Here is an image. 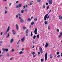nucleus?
Returning a JSON list of instances; mask_svg holds the SVG:
<instances>
[{
	"label": "nucleus",
	"instance_id": "obj_64",
	"mask_svg": "<svg viewBox=\"0 0 62 62\" xmlns=\"http://www.w3.org/2000/svg\"><path fill=\"white\" fill-rule=\"evenodd\" d=\"M5 9H7V7H5Z\"/></svg>",
	"mask_w": 62,
	"mask_h": 62
},
{
	"label": "nucleus",
	"instance_id": "obj_18",
	"mask_svg": "<svg viewBox=\"0 0 62 62\" xmlns=\"http://www.w3.org/2000/svg\"><path fill=\"white\" fill-rule=\"evenodd\" d=\"M27 21L28 22H30V21H31V18H28V19Z\"/></svg>",
	"mask_w": 62,
	"mask_h": 62
},
{
	"label": "nucleus",
	"instance_id": "obj_26",
	"mask_svg": "<svg viewBox=\"0 0 62 62\" xmlns=\"http://www.w3.org/2000/svg\"><path fill=\"white\" fill-rule=\"evenodd\" d=\"M37 2L39 3L41 2V0H37Z\"/></svg>",
	"mask_w": 62,
	"mask_h": 62
},
{
	"label": "nucleus",
	"instance_id": "obj_63",
	"mask_svg": "<svg viewBox=\"0 0 62 62\" xmlns=\"http://www.w3.org/2000/svg\"><path fill=\"white\" fill-rule=\"evenodd\" d=\"M61 56H62V53H61Z\"/></svg>",
	"mask_w": 62,
	"mask_h": 62
},
{
	"label": "nucleus",
	"instance_id": "obj_58",
	"mask_svg": "<svg viewBox=\"0 0 62 62\" xmlns=\"http://www.w3.org/2000/svg\"><path fill=\"white\" fill-rule=\"evenodd\" d=\"M8 31H6V32H5V34H7V32H8Z\"/></svg>",
	"mask_w": 62,
	"mask_h": 62
},
{
	"label": "nucleus",
	"instance_id": "obj_59",
	"mask_svg": "<svg viewBox=\"0 0 62 62\" xmlns=\"http://www.w3.org/2000/svg\"><path fill=\"white\" fill-rule=\"evenodd\" d=\"M10 60H12V58H10Z\"/></svg>",
	"mask_w": 62,
	"mask_h": 62
},
{
	"label": "nucleus",
	"instance_id": "obj_56",
	"mask_svg": "<svg viewBox=\"0 0 62 62\" xmlns=\"http://www.w3.org/2000/svg\"><path fill=\"white\" fill-rule=\"evenodd\" d=\"M59 38H60L61 37V35H59Z\"/></svg>",
	"mask_w": 62,
	"mask_h": 62
},
{
	"label": "nucleus",
	"instance_id": "obj_13",
	"mask_svg": "<svg viewBox=\"0 0 62 62\" xmlns=\"http://www.w3.org/2000/svg\"><path fill=\"white\" fill-rule=\"evenodd\" d=\"M9 26L8 27V28L7 29L6 31L8 32V31H9Z\"/></svg>",
	"mask_w": 62,
	"mask_h": 62
},
{
	"label": "nucleus",
	"instance_id": "obj_28",
	"mask_svg": "<svg viewBox=\"0 0 62 62\" xmlns=\"http://www.w3.org/2000/svg\"><path fill=\"white\" fill-rule=\"evenodd\" d=\"M36 36L34 35L33 36V39H36Z\"/></svg>",
	"mask_w": 62,
	"mask_h": 62
},
{
	"label": "nucleus",
	"instance_id": "obj_39",
	"mask_svg": "<svg viewBox=\"0 0 62 62\" xmlns=\"http://www.w3.org/2000/svg\"><path fill=\"white\" fill-rule=\"evenodd\" d=\"M60 54V53H59V52H57V54Z\"/></svg>",
	"mask_w": 62,
	"mask_h": 62
},
{
	"label": "nucleus",
	"instance_id": "obj_9",
	"mask_svg": "<svg viewBox=\"0 0 62 62\" xmlns=\"http://www.w3.org/2000/svg\"><path fill=\"white\" fill-rule=\"evenodd\" d=\"M48 46V43H46V44L45 45V47L47 48Z\"/></svg>",
	"mask_w": 62,
	"mask_h": 62
},
{
	"label": "nucleus",
	"instance_id": "obj_11",
	"mask_svg": "<svg viewBox=\"0 0 62 62\" xmlns=\"http://www.w3.org/2000/svg\"><path fill=\"white\" fill-rule=\"evenodd\" d=\"M59 19L60 20H62V16H59Z\"/></svg>",
	"mask_w": 62,
	"mask_h": 62
},
{
	"label": "nucleus",
	"instance_id": "obj_34",
	"mask_svg": "<svg viewBox=\"0 0 62 62\" xmlns=\"http://www.w3.org/2000/svg\"><path fill=\"white\" fill-rule=\"evenodd\" d=\"M34 24V22H32L31 23V25H33Z\"/></svg>",
	"mask_w": 62,
	"mask_h": 62
},
{
	"label": "nucleus",
	"instance_id": "obj_24",
	"mask_svg": "<svg viewBox=\"0 0 62 62\" xmlns=\"http://www.w3.org/2000/svg\"><path fill=\"white\" fill-rule=\"evenodd\" d=\"M7 13H8V11L6 10H5V12H4L5 14H7Z\"/></svg>",
	"mask_w": 62,
	"mask_h": 62
},
{
	"label": "nucleus",
	"instance_id": "obj_54",
	"mask_svg": "<svg viewBox=\"0 0 62 62\" xmlns=\"http://www.w3.org/2000/svg\"><path fill=\"white\" fill-rule=\"evenodd\" d=\"M49 17H50V16H48L47 17V19H49Z\"/></svg>",
	"mask_w": 62,
	"mask_h": 62
},
{
	"label": "nucleus",
	"instance_id": "obj_62",
	"mask_svg": "<svg viewBox=\"0 0 62 62\" xmlns=\"http://www.w3.org/2000/svg\"><path fill=\"white\" fill-rule=\"evenodd\" d=\"M18 15H19V16H20L21 15V14H20L19 13L18 14Z\"/></svg>",
	"mask_w": 62,
	"mask_h": 62
},
{
	"label": "nucleus",
	"instance_id": "obj_29",
	"mask_svg": "<svg viewBox=\"0 0 62 62\" xmlns=\"http://www.w3.org/2000/svg\"><path fill=\"white\" fill-rule=\"evenodd\" d=\"M32 42H33V44H34V43H35V42H36V41H35L33 40L32 41Z\"/></svg>",
	"mask_w": 62,
	"mask_h": 62
},
{
	"label": "nucleus",
	"instance_id": "obj_12",
	"mask_svg": "<svg viewBox=\"0 0 62 62\" xmlns=\"http://www.w3.org/2000/svg\"><path fill=\"white\" fill-rule=\"evenodd\" d=\"M18 27H19V26L18 24H16V30H18Z\"/></svg>",
	"mask_w": 62,
	"mask_h": 62
},
{
	"label": "nucleus",
	"instance_id": "obj_8",
	"mask_svg": "<svg viewBox=\"0 0 62 62\" xmlns=\"http://www.w3.org/2000/svg\"><path fill=\"white\" fill-rule=\"evenodd\" d=\"M13 40H14V39H11L10 40V43H12L13 42Z\"/></svg>",
	"mask_w": 62,
	"mask_h": 62
},
{
	"label": "nucleus",
	"instance_id": "obj_3",
	"mask_svg": "<svg viewBox=\"0 0 62 62\" xmlns=\"http://www.w3.org/2000/svg\"><path fill=\"white\" fill-rule=\"evenodd\" d=\"M48 55V54H47V53H46L45 54V60L46 61L47 60V55Z\"/></svg>",
	"mask_w": 62,
	"mask_h": 62
},
{
	"label": "nucleus",
	"instance_id": "obj_57",
	"mask_svg": "<svg viewBox=\"0 0 62 62\" xmlns=\"http://www.w3.org/2000/svg\"><path fill=\"white\" fill-rule=\"evenodd\" d=\"M32 11H34V8L32 9Z\"/></svg>",
	"mask_w": 62,
	"mask_h": 62
},
{
	"label": "nucleus",
	"instance_id": "obj_6",
	"mask_svg": "<svg viewBox=\"0 0 62 62\" xmlns=\"http://www.w3.org/2000/svg\"><path fill=\"white\" fill-rule=\"evenodd\" d=\"M48 4L49 5H52V0H49Z\"/></svg>",
	"mask_w": 62,
	"mask_h": 62
},
{
	"label": "nucleus",
	"instance_id": "obj_42",
	"mask_svg": "<svg viewBox=\"0 0 62 62\" xmlns=\"http://www.w3.org/2000/svg\"><path fill=\"white\" fill-rule=\"evenodd\" d=\"M16 4H18V1H17L16 3Z\"/></svg>",
	"mask_w": 62,
	"mask_h": 62
},
{
	"label": "nucleus",
	"instance_id": "obj_22",
	"mask_svg": "<svg viewBox=\"0 0 62 62\" xmlns=\"http://www.w3.org/2000/svg\"><path fill=\"white\" fill-rule=\"evenodd\" d=\"M8 49L5 48V51H6V52H8Z\"/></svg>",
	"mask_w": 62,
	"mask_h": 62
},
{
	"label": "nucleus",
	"instance_id": "obj_33",
	"mask_svg": "<svg viewBox=\"0 0 62 62\" xmlns=\"http://www.w3.org/2000/svg\"><path fill=\"white\" fill-rule=\"evenodd\" d=\"M51 11H52V10H50V11L49 12L48 14H49V13H50V12H51Z\"/></svg>",
	"mask_w": 62,
	"mask_h": 62
},
{
	"label": "nucleus",
	"instance_id": "obj_43",
	"mask_svg": "<svg viewBox=\"0 0 62 62\" xmlns=\"http://www.w3.org/2000/svg\"><path fill=\"white\" fill-rule=\"evenodd\" d=\"M3 32H1L0 34L1 35H2V34H3Z\"/></svg>",
	"mask_w": 62,
	"mask_h": 62
},
{
	"label": "nucleus",
	"instance_id": "obj_1",
	"mask_svg": "<svg viewBox=\"0 0 62 62\" xmlns=\"http://www.w3.org/2000/svg\"><path fill=\"white\" fill-rule=\"evenodd\" d=\"M21 7H22V4H18V5H17L16 7V8H20Z\"/></svg>",
	"mask_w": 62,
	"mask_h": 62
},
{
	"label": "nucleus",
	"instance_id": "obj_17",
	"mask_svg": "<svg viewBox=\"0 0 62 62\" xmlns=\"http://www.w3.org/2000/svg\"><path fill=\"white\" fill-rule=\"evenodd\" d=\"M50 58L51 59H52V58H53V56H52V54H50Z\"/></svg>",
	"mask_w": 62,
	"mask_h": 62
},
{
	"label": "nucleus",
	"instance_id": "obj_30",
	"mask_svg": "<svg viewBox=\"0 0 62 62\" xmlns=\"http://www.w3.org/2000/svg\"><path fill=\"white\" fill-rule=\"evenodd\" d=\"M22 53H23L22 52V51H21L19 52V54H22Z\"/></svg>",
	"mask_w": 62,
	"mask_h": 62
},
{
	"label": "nucleus",
	"instance_id": "obj_20",
	"mask_svg": "<svg viewBox=\"0 0 62 62\" xmlns=\"http://www.w3.org/2000/svg\"><path fill=\"white\" fill-rule=\"evenodd\" d=\"M28 32V29H27L26 30V34H27V33Z\"/></svg>",
	"mask_w": 62,
	"mask_h": 62
},
{
	"label": "nucleus",
	"instance_id": "obj_35",
	"mask_svg": "<svg viewBox=\"0 0 62 62\" xmlns=\"http://www.w3.org/2000/svg\"><path fill=\"white\" fill-rule=\"evenodd\" d=\"M34 21H37V18H35L34 19Z\"/></svg>",
	"mask_w": 62,
	"mask_h": 62
},
{
	"label": "nucleus",
	"instance_id": "obj_38",
	"mask_svg": "<svg viewBox=\"0 0 62 62\" xmlns=\"http://www.w3.org/2000/svg\"><path fill=\"white\" fill-rule=\"evenodd\" d=\"M37 38H39V35H38L37 36Z\"/></svg>",
	"mask_w": 62,
	"mask_h": 62
},
{
	"label": "nucleus",
	"instance_id": "obj_55",
	"mask_svg": "<svg viewBox=\"0 0 62 62\" xmlns=\"http://www.w3.org/2000/svg\"><path fill=\"white\" fill-rule=\"evenodd\" d=\"M25 8V6H23V9L24 8Z\"/></svg>",
	"mask_w": 62,
	"mask_h": 62
},
{
	"label": "nucleus",
	"instance_id": "obj_15",
	"mask_svg": "<svg viewBox=\"0 0 62 62\" xmlns=\"http://www.w3.org/2000/svg\"><path fill=\"white\" fill-rule=\"evenodd\" d=\"M20 22H21V23H23V20L22 19H21L20 20Z\"/></svg>",
	"mask_w": 62,
	"mask_h": 62
},
{
	"label": "nucleus",
	"instance_id": "obj_14",
	"mask_svg": "<svg viewBox=\"0 0 62 62\" xmlns=\"http://www.w3.org/2000/svg\"><path fill=\"white\" fill-rule=\"evenodd\" d=\"M9 33H8L7 34V36H6V38H8L9 37Z\"/></svg>",
	"mask_w": 62,
	"mask_h": 62
},
{
	"label": "nucleus",
	"instance_id": "obj_23",
	"mask_svg": "<svg viewBox=\"0 0 62 62\" xmlns=\"http://www.w3.org/2000/svg\"><path fill=\"white\" fill-rule=\"evenodd\" d=\"M45 24H47V22L46 21H45Z\"/></svg>",
	"mask_w": 62,
	"mask_h": 62
},
{
	"label": "nucleus",
	"instance_id": "obj_21",
	"mask_svg": "<svg viewBox=\"0 0 62 62\" xmlns=\"http://www.w3.org/2000/svg\"><path fill=\"white\" fill-rule=\"evenodd\" d=\"M26 29V27H23V30H25V29Z\"/></svg>",
	"mask_w": 62,
	"mask_h": 62
},
{
	"label": "nucleus",
	"instance_id": "obj_60",
	"mask_svg": "<svg viewBox=\"0 0 62 62\" xmlns=\"http://www.w3.org/2000/svg\"><path fill=\"white\" fill-rule=\"evenodd\" d=\"M31 25H30L29 26V27L30 28H31Z\"/></svg>",
	"mask_w": 62,
	"mask_h": 62
},
{
	"label": "nucleus",
	"instance_id": "obj_19",
	"mask_svg": "<svg viewBox=\"0 0 62 62\" xmlns=\"http://www.w3.org/2000/svg\"><path fill=\"white\" fill-rule=\"evenodd\" d=\"M23 12H24V11L23 9H22L21 11V13H23Z\"/></svg>",
	"mask_w": 62,
	"mask_h": 62
},
{
	"label": "nucleus",
	"instance_id": "obj_36",
	"mask_svg": "<svg viewBox=\"0 0 62 62\" xmlns=\"http://www.w3.org/2000/svg\"><path fill=\"white\" fill-rule=\"evenodd\" d=\"M11 51L12 52H14V49H12L11 50Z\"/></svg>",
	"mask_w": 62,
	"mask_h": 62
},
{
	"label": "nucleus",
	"instance_id": "obj_49",
	"mask_svg": "<svg viewBox=\"0 0 62 62\" xmlns=\"http://www.w3.org/2000/svg\"><path fill=\"white\" fill-rule=\"evenodd\" d=\"M60 35H61V36H62V32H61Z\"/></svg>",
	"mask_w": 62,
	"mask_h": 62
},
{
	"label": "nucleus",
	"instance_id": "obj_10",
	"mask_svg": "<svg viewBox=\"0 0 62 62\" xmlns=\"http://www.w3.org/2000/svg\"><path fill=\"white\" fill-rule=\"evenodd\" d=\"M12 32H13V35H15V34L16 33L15 31H14V30H12Z\"/></svg>",
	"mask_w": 62,
	"mask_h": 62
},
{
	"label": "nucleus",
	"instance_id": "obj_61",
	"mask_svg": "<svg viewBox=\"0 0 62 62\" xmlns=\"http://www.w3.org/2000/svg\"><path fill=\"white\" fill-rule=\"evenodd\" d=\"M0 43H2V41H0Z\"/></svg>",
	"mask_w": 62,
	"mask_h": 62
},
{
	"label": "nucleus",
	"instance_id": "obj_31",
	"mask_svg": "<svg viewBox=\"0 0 62 62\" xmlns=\"http://www.w3.org/2000/svg\"><path fill=\"white\" fill-rule=\"evenodd\" d=\"M18 17H19V16L18 15H16V18H18Z\"/></svg>",
	"mask_w": 62,
	"mask_h": 62
},
{
	"label": "nucleus",
	"instance_id": "obj_45",
	"mask_svg": "<svg viewBox=\"0 0 62 62\" xmlns=\"http://www.w3.org/2000/svg\"><path fill=\"white\" fill-rule=\"evenodd\" d=\"M36 55H33V57H35V56H36Z\"/></svg>",
	"mask_w": 62,
	"mask_h": 62
},
{
	"label": "nucleus",
	"instance_id": "obj_16",
	"mask_svg": "<svg viewBox=\"0 0 62 62\" xmlns=\"http://www.w3.org/2000/svg\"><path fill=\"white\" fill-rule=\"evenodd\" d=\"M6 48H3L2 49V51L3 52H5Z\"/></svg>",
	"mask_w": 62,
	"mask_h": 62
},
{
	"label": "nucleus",
	"instance_id": "obj_5",
	"mask_svg": "<svg viewBox=\"0 0 62 62\" xmlns=\"http://www.w3.org/2000/svg\"><path fill=\"white\" fill-rule=\"evenodd\" d=\"M48 15V14H47L44 17V20H47V18Z\"/></svg>",
	"mask_w": 62,
	"mask_h": 62
},
{
	"label": "nucleus",
	"instance_id": "obj_51",
	"mask_svg": "<svg viewBox=\"0 0 62 62\" xmlns=\"http://www.w3.org/2000/svg\"><path fill=\"white\" fill-rule=\"evenodd\" d=\"M11 3H10L9 5V6H11Z\"/></svg>",
	"mask_w": 62,
	"mask_h": 62
},
{
	"label": "nucleus",
	"instance_id": "obj_4",
	"mask_svg": "<svg viewBox=\"0 0 62 62\" xmlns=\"http://www.w3.org/2000/svg\"><path fill=\"white\" fill-rule=\"evenodd\" d=\"M25 36H24L23 38L21 39V42H23V41H24V40H25Z\"/></svg>",
	"mask_w": 62,
	"mask_h": 62
},
{
	"label": "nucleus",
	"instance_id": "obj_53",
	"mask_svg": "<svg viewBox=\"0 0 62 62\" xmlns=\"http://www.w3.org/2000/svg\"><path fill=\"white\" fill-rule=\"evenodd\" d=\"M23 48H22V49L21 50L22 51H23Z\"/></svg>",
	"mask_w": 62,
	"mask_h": 62
},
{
	"label": "nucleus",
	"instance_id": "obj_2",
	"mask_svg": "<svg viewBox=\"0 0 62 62\" xmlns=\"http://www.w3.org/2000/svg\"><path fill=\"white\" fill-rule=\"evenodd\" d=\"M34 33L35 34L37 35L38 33V29L37 28H35L34 31Z\"/></svg>",
	"mask_w": 62,
	"mask_h": 62
},
{
	"label": "nucleus",
	"instance_id": "obj_32",
	"mask_svg": "<svg viewBox=\"0 0 62 62\" xmlns=\"http://www.w3.org/2000/svg\"><path fill=\"white\" fill-rule=\"evenodd\" d=\"M32 54L33 55H34V54H35V52H32Z\"/></svg>",
	"mask_w": 62,
	"mask_h": 62
},
{
	"label": "nucleus",
	"instance_id": "obj_48",
	"mask_svg": "<svg viewBox=\"0 0 62 62\" xmlns=\"http://www.w3.org/2000/svg\"><path fill=\"white\" fill-rule=\"evenodd\" d=\"M59 29H57V31L58 32H59Z\"/></svg>",
	"mask_w": 62,
	"mask_h": 62
},
{
	"label": "nucleus",
	"instance_id": "obj_37",
	"mask_svg": "<svg viewBox=\"0 0 62 62\" xmlns=\"http://www.w3.org/2000/svg\"><path fill=\"white\" fill-rule=\"evenodd\" d=\"M60 55H58V56H57V57H59V58L60 57Z\"/></svg>",
	"mask_w": 62,
	"mask_h": 62
},
{
	"label": "nucleus",
	"instance_id": "obj_27",
	"mask_svg": "<svg viewBox=\"0 0 62 62\" xmlns=\"http://www.w3.org/2000/svg\"><path fill=\"white\" fill-rule=\"evenodd\" d=\"M43 8H45V4H43Z\"/></svg>",
	"mask_w": 62,
	"mask_h": 62
},
{
	"label": "nucleus",
	"instance_id": "obj_44",
	"mask_svg": "<svg viewBox=\"0 0 62 62\" xmlns=\"http://www.w3.org/2000/svg\"><path fill=\"white\" fill-rule=\"evenodd\" d=\"M46 5H47H47H48V2H46Z\"/></svg>",
	"mask_w": 62,
	"mask_h": 62
},
{
	"label": "nucleus",
	"instance_id": "obj_41",
	"mask_svg": "<svg viewBox=\"0 0 62 62\" xmlns=\"http://www.w3.org/2000/svg\"><path fill=\"white\" fill-rule=\"evenodd\" d=\"M48 29H49H49H50V26H48Z\"/></svg>",
	"mask_w": 62,
	"mask_h": 62
},
{
	"label": "nucleus",
	"instance_id": "obj_7",
	"mask_svg": "<svg viewBox=\"0 0 62 62\" xmlns=\"http://www.w3.org/2000/svg\"><path fill=\"white\" fill-rule=\"evenodd\" d=\"M39 49L40 52H41L42 53H43V51H42V49L41 48V47H40Z\"/></svg>",
	"mask_w": 62,
	"mask_h": 62
},
{
	"label": "nucleus",
	"instance_id": "obj_46",
	"mask_svg": "<svg viewBox=\"0 0 62 62\" xmlns=\"http://www.w3.org/2000/svg\"><path fill=\"white\" fill-rule=\"evenodd\" d=\"M33 36V33H32V32H31V36L32 37Z\"/></svg>",
	"mask_w": 62,
	"mask_h": 62
},
{
	"label": "nucleus",
	"instance_id": "obj_25",
	"mask_svg": "<svg viewBox=\"0 0 62 62\" xmlns=\"http://www.w3.org/2000/svg\"><path fill=\"white\" fill-rule=\"evenodd\" d=\"M43 61H44V59H43V58L41 60V62H43Z\"/></svg>",
	"mask_w": 62,
	"mask_h": 62
},
{
	"label": "nucleus",
	"instance_id": "obj_50",
	"mask_svg": "<svg viewBox=\"0 0 62 62\" xmlns=\"http://www.w3.org/2000/svg\"><path fill=\"white\" fill-rule=\"evenodd\" d=\"M54 57H55V58L56 57V55H55V56H54Z\"/></svg>",
	"mask_w": 62,
	"mask_h": 62
},
{
	"label": "nucleus",
	"instance_id": "obj_47",
	"mask_svg": "<svg viewBox=\"0 0 62 62\" xmlns=\"http://www.w3.org/2000/svg\"><path fill=\"white\" fill-rule=\"evenodd\" d=\"M28 34L27 33H26V36L27 37V36H28Z\"/></svg>",
	"mask_w": 62,
	"mask_h": 62
},
{
	"label": "nucleus",
	"instance_id": "obj_52",
	"mask_svg": "<svg viewBox=\"0 0 62 62\" xmlns=\"http://www.w3.org/2000/svg\"><path fill=\"white\" fill-rule=\"evenodd\" d=\"M27 11V9H25V11Z\"/></svg>",
	"mask_w": 62,
	"mask_h": 62
},
{
	"label": "nucleus",
	"instance_id": "obj_40",
	"mask_svg": "<svg viewBox=\"0 0 62 62\" xmlns=\"http://www.w3.org/2000/svg\"><path fill=\"white\" fill-rule=\"evenodd\" d=\"M47 9H49V6H48L47 7Z\"/></svg>",
	"mask_w": 62,
	"mask_h": 62
}]
</instances>
